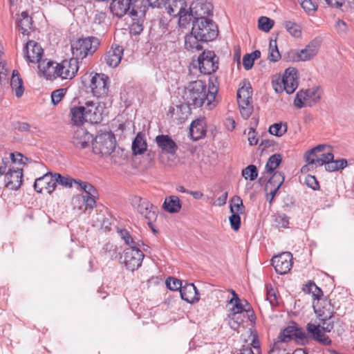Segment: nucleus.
I'll return each mask as SVG.
<instances>
[{
	"label": "nucleus",
	"mask_w": 354,
	"mask_h": 354,
	"mask_svg": "<svg viewBox=\"0 0 354 354\" xmlns=\"http://www.w3.org/2000/svg\"><path fill=\"white\" fill-rule=\"evenodd\" d=\"M244 209V206L243 205V201L239 196H234L231 200L230 204V212L231 213H243Z\"/></svg>",
	"instance_id": "3c124183"
},
{
	"label": "nucleus",
	"mask_w": 354,
	"mask_h": 354,
	"mask_svg": "<svg viewBox=\"0 0 354 354\" xmlns=\"http://www.w3.org/2000/svg\"><path fill=\"white\" fill-rule=\"evenodd\" d=\"M182 205L176 196L167 197L163 203V208L169 213H177L181 209Z\"/></svg>",
	"instance_id": "72a5a7b5"
},
{
	"label": "nucleus",
	"mask_w": 354,
	"mask_h": 354,
	"mask_svg": "<svg viewBox=\"0 0 354 354\" xmlns=\"http://www.w3.org/2000/svg\"><path fill=\"white\" fill-rule=\"evenodd\" d=\"M203 61H215L218 62V58L213 51H204L202 55L198 57Z\"/></svg>",
	"instance_id": "774afa93"
},
{
	"label": "nucleus",
	"mask_w": 354,
	"mask_h": 354,
	"mask_svg": "<svg viewBox=\"0 0 354 354\" xmlns=\"http://www.w3.org/2000/svg\"><path fill=\"white\" fill-rule=\"evenodd\" d=\"M116 145L114 134L111 132H104L97 134L93 140L92 148L95 154L108 156Z\"/></svg>",
	"instance_id": "1a4fd4ad"
},
{
	"label": "nucleus",
	"mask_w": 354,
	"mask_h": 354,
	"mask_svg": "<svg viewBox=\"0 0 354 354\" xmlns=\"http://www.w3.org/2000/svg\"><path fill=\"white\" fill-rule=\"evenodd\" d=\"M167 288L171 290H178L182 288V281L174 277H169L166 280Z\"/></svg>",
	"instance_id": "bf43d9fd"
},
{
	"label": "nucleus",
	"mask_w": 354,
	"mask_h": 354,
	"mask_svg": "<svg viewBox=\"0 0 354 354\" xmlns=\"http://www.w3.org/2000/svg\"><path fill=\"white\" fill-rule=\"evenodd\" d=\"M212 3L203 1V0L194 1L189 8L191 15L193 17V21L209 19V17L212 15Z\"/></svg>",
	"instance_id": "2eb2a0df"
},
{
	"label": "nucleus",
	"mask_w": 354,
	"mask_h": 354,
	"mask_svg": "<svg viewBox=\"0 0 354 354\" xmlns=\"http://www.w3.org/2000/svg\"><path fill=\"white\" fill-rule=\"evenodd\" d=\"M284 182V176L281 172L276 171L268 180L265 189H269L271 187L280 188Z\"/></svg>",
	"instance_id": "ea45409f"
},
{
	"label": "nucleus",
	"mask_w": 354,
	"mask_h": 354,
	"mask_svg": "<svg viewBox=\"0 0 354 354\" xmlns=\"http://www.w3.org/2000/svg\"><path fill=\"white\" fill-rule=\"evenodd\" d=\"M79 69L78 61L75 57L64 59L59 63V77L71 80L76 75Z\"/></svg>",
	"instance_id": "a211bd4d"
},
{
	"label": "nucleus",
	"mask_w": 354,
	"mask_h": 354,
	"mask_svg": "<svg viewBox=\"0 0 354 354\" xmlns=\"http://www.w3.org/2000/svg\"><path fill=\"white\" fill-rule=\"evenodd\" d=\"M242 176L247 180H254L258 176L257 168L254 165H250L242 171Z\"/></svg>",
	"instance_id": "8fccbe9b"
},
{
	"label": "nucleus",
	"mask_w": 354,
	"mask_h": 354,
	"mask_svg": "<svg viewBox=\"0 0 354 354\" xmlns=\"http://www.w3.org/2000/svg\"><path fill=\"white\" fill-rule=\"evenodd\" d=\"M283 26L292 36L297 38L301 36V28L296 23L290 21H286L283 23Z\"/></svg>",
	"instance_id": "37998d69"
},
{
	"label": "nucleus",
	"mask_w": 354,
	"mask_h": 354,
	"mask_svg": "<svg viewBox=\"0 0 354 354\" xmlns=\"http://www.w3.org/2000/svg\"><path fill=\"white\" fill-rule=\"evenodd\" d=\"M305 183L308 187L314 190H317L319 187V183L314 176L308 175L306 177Z\"/></svg>",
	"instance_id": "338daca9"
},
{
	"label": "nucleus",
	"mask_w": 354,
	"mask_h": 354,
	"mask_svg": "<svg viewBox=\"0 0 354 354\" xmlns=\"http://www.w3.org/2000/svg\"><path fill=\"white\" fill-rule=\"evenodd\" d=\"M93 135L86 129L77 127L73 131L71 137V142L75 147L80 149H85L93 142Z\"/></svg>",
	"instance_id": "dca6fc26"
},
{
	"label": "nucleus",
	"mask_w": 354,
	"mask_h": 354,
	"mask_svg": "<svg viewBox=\"0 0 354 354\" xmlns=\"http://www.w3.org/2000/svg\"><path fill=\"white\" fill-rule=\"evenodd\" d=\"M99 45V39L94 37L79 39L71 44L73 56L77 60L82 59L88 55H93Z\"/></svg>",
	"instance_id": "423d86ee"
},
{
	"label": "nucleus",
	"mask_w": 354,
	"mask_h": 354,
	"mask_svg": "<svg viewBox=\"0 0 354 354\" xmlns=\"http://www.w3.org/2000/svg\"><path fill=\"white\" fill-rule=\"evenodd\" d=\"M281 160V156L279 153L271 156L266 165V172L269 174H272L279 165Z\"/></svg>",
	"instance_id": "79ce46f5"
},
{
	"label": "nucleus",
	"mask_w": 354,
	"mask_h": 354,
	"mask_svg": "<svg viewBox=\"0 0 354 354\" xmlns=\"http://www.w3.org/2000/svg\"><path fill=\"white\" fill-rule=\"evenodd\" d=\"M304 95L307 105L311 106L320 100L322 91L319 87H314L304 91Z\"/></svg>",
	"instance_id": "f704fd0d"
},
{
	"label": "nucleus",
	"mask_w": 354,
	"mask_h": 354,
	"mask_svg": "<svg viewBox=\"0 0 354 354\" xmlns=\"http://www.w3.org/2000/svg\"><path fill=\"white\" fill-rule=\"evenodd\" d=\"M147 148V143L145 138V134L139 132L133 140L131 149L133 155L143 154Z\"/></svg>",
	"instance_id": "c756f323"
},
{
	"label": "nucleus",
	"mask_w": 354,
	"mask_h": 354,
	"mask_svg": "<svg viewBox=\"0 0 354 354\" xmlns=\"http://www.w3.org/2000/svg\"><path fill=\"white\" fill-rule=\"evenodd\" d=\"M347 165L346 159H339L334 160L333 159L326 165V169L328 171H335L344 169Z\"/></svg>",
	"instance_id": "49530a36"
},
{
	"label": "nucleus",
	"mask_w": 354,
	"mask_h": 354,
	"mask_svg": "<svg viewBox=\"0 0 354 354\" xmlns=\"http://www.w3.org/2000/svg\"><path fill=\"white\" fill-rule=\"evenodd\" d=\"M319 156V166L325 165L326 168V165H328V162L334 158V156L330 152L329 147L328 149H325L324 151L320 152Z\"/></svg>",
	"instance_id": "4d7b16f0"
},
{
	"label": "nucleus",
	"mask_w": 354,
	"mask_h": 354,
	"mask_svg": "<svg viewBox=\"0 0 354 354\" xmlns=\"http://www.w3.org/2000/svg\"><path fill=\"white\" fill-rule=\"evenodd\" d=\"M228 318V324L230 328L236 330L245 322V315L244 313H230Z\"/></svg>",
	"instance_id": "a19ab883"
},
{
	"label": "nucleus",
	"mask_w": 354,
	"mask_h": 354,
	"mask_svg": "<svg viewBox=\"0 0 354 354\" xmlns=\"http://www.w3.org/2000/svg\"><path fill=\"white\" fill-rule=\"evenodd\" d=\"M281 57L276 40H270L269 44V54L268 59L271 62H277Z\"/></svg>",
	"instance_id": "a18cd8bd"
},
{
	"label": "nucleus",
	"mask_w": 354,
	"mask_h": 354,
	"mask_svg": "<svg viewBox=\"0 0 354 354\" xmlns=\"http://www.w3.org/2000/svg\"><path fill=\"white\" fill-rule=\"evenodd\" d=\"M286 124L275 123L271 125L269 128V132L270 134L281 137L287 131Z\"/></svg>",
	"instance_id": "09e8293b"
},
{
	"label": "nucleus",
	"mask_w": 354,
	"mask_h": 354,
	"mask_svg": "<svg viewBox=\"0 0 354 354\" xmlns=\"http://www.w3.org/2000/svg\"><path fill=\"white\" fill-rule=\"evenodd\" d=\"M165 6L169 15L177 17L186 8L187 4L185 0H167Z\"/></svg>",
	"instance_id": "cd10ccee"
},
{
	"label": "nucleus",
	"mask_w": 354,
	"mask_h": 354,
	"mask_svg": "<svg viewBox=\"0 0 354 354\" xmlns=\"http://www.w3.org/2000/svg\"><path fill=\"white\" fill-rule=\"evenodd\" d=\"M66 93V88H59L52 92L51 100L54 105L61 102Z\"/></svg>",
	"instance_id": "052dcab7"
},
{
	"label": "nucleus",
	"mask_w": 354,
	"mask_h": 354,
	"mask_svg": "<svg viewBox=\"0 0 354 354\" xmlns=\"http://www.w3.org/2000/svg\"><path fill=\"white\" fill-rule=\"evenodd\" d=\"M302 290L308 294H312L314 301L322 299L324 297L322 290L316 286L314 282L309 281L302 288Z\"/></svg>",
	"instance_id": "4c0bfd02"
},
{
	"label": "nucleus",
	"mask_w": 354,
	"mask_h": 354,
	"mask_svg": "<svg viewBox=\"0 0 354 354\" xmlns=\"http://www.w3.org/2000/svg\"><path fill=\"white\" fill-rule=\"evenodd\" d=\"M39 72L47 80H54L59 77V63L43 60L39 63Z\"/></svg>",
	"instance_id": "4be33fe9"
},
{
	"label": "nucleus",
	"mask_w": 354,
	"mask_h": 354,
	"mask_svg": "<svg viewBox=\"0 0 354 354\" xmlns=\"http://www.w3.org/2000/svg\"><path fill=\"white\" fill-rule=\"evenodd\" d=\"M25 58L29 62H40L42 55L43 49L39 44L35 41H28L24 48Z\"/></svg>",
	"instance_id": "412c9836"
},
{
	"label": "nucleus",
	"mask_w": 354,
	"mask_h": 354,
	"mask_svg": "<svg viewBox=\"0 0 354 354\" xmlns=\"http://www.w3.org/2000/svg\"><path fill=\"white\" fill-rule=\"evenodd\" d=\"M123 50L124 49L122 46L118 45L115 46H112L111 48L105 55L106 63L113 68L118 66L121 62Z\"/></svg>",
	"instance_id": "b1692460"
},
{
	"label": "nucleus",
	"mask_w": 354,
	"mask_h": 354,
	"mask_svg": "<svg viewBox=\"0 0 354 354\" xmlns=\"http://www.w3.org/2000/svg\"><path fill=\"white\" fill-rule=\"evenodd\" d=\"M119 235L121 239L124 240V243L129 245V247L132 245L139 246L140 244L138 242H136L132 236L130 235L129 232L125 229H120L118 230Z\"/></svg>",
	"instance_id": "6e6d98bb"
},
{
	"label": "nucleus",
	"mask_w": 354,
	"mask_h": 354,
	"mask_svg": "<svg viewBox=\"0 0 354 354\" xmlns=\"http://www.w3.org/2000/svg\"><path fill=\"white\" fill-rule=\"evenodd\" d=\"M252 92L250 82H243L242 86L237 91V101L240 113L244 119H248L252 111V106L250 103Z\"/></svg>",
	"instance_id": "9b49d317"
},
{
	"label": "nucleus",
	"mask_w": 354,
	"mask_h": 354,
	"mask_svg": "<svg viewBox=\"0 0 354 354\" xmlns=\"http://www.w3.org/2000/svg\"><path fill=\"white\" fill-rule=\"evenodd\" d=\"M177 16L179 17L178 24L180 27L185 28L189 24L192 20L193 21V17L192 15H191V10H189V12H188L185 8L180 12V14L178 15Z\"/></svg>",
	"instance_id": "5fc2aeb1"
},
{
	"label": "nucleus",
	"mask_w": 354,
	"mask_h": 354,
	"mask_svg": "<svg viewBox=\"0 0 354 354\" xmlns=\"http://www.w3.org/2000/svg\"><path fill=\"white\" fill-rule=\"evenodd\" d=\"M199 70L203 74L209 75L218 68V63L215 61H203L198 59Z\"/></svg>",
	"instance_id": "e433bc0d"
},
{
	"label": "nucleus",
	"mask_w": 354,
	"mask_h": 354,
	"mask_svg": "<svg viewBox=\"0 0 354 354\" xmlns=\"http://www.w3.org/2000/svg\"><path fill=\"white\" fill-rule=\"evenodd\" d=\"M108 156H111L113 159V161L115 163H121V162L127 158V155L124 153V151L120 147H117L116 146L111 149V152Z\"/></svg>",
	"instance_id": "603ef678"
},
{
	"label": "nucleus",
	"mask_w": 354,
	"mask_h": 354,
	"mask_svg": "<svg viewBox=\"0 0 354 354\" xmlns=\"http://www.w3.org/2000/svg\"><path fill=\"white\" fill-rule=\"evenodd\" d=\"M83 106L87 122L92 124H97L102 121V115L105 109L104 103L87 101Z\"/></svg>",
	"instance_id": "4468645a"
},
{
	"label": "nucleus",
	"mask_w": 354,
	"mask_h": 354,
	"mask_svg": "<svg viewBox=\"0 0 354 354\" xmlns=\"http://www.w3.org/2000/svg\"><path fill=\"white\" fill-rule=\"evenodd\" d=\"M192 31L205 42L214 40L218 35L217 26L211 19L193 21Z\"/></svg>",
	"instance_id": "6e6552de"
},
{
	"label": "nucleus",
	"mask_w": 354,
	"mask_h": 354,
	"mask_svg": "<svg viewBox=\"0 0 354 354\" xmlns=\"http://www.w3.org/2000/svg\"><path fill=\"white\" fill-rule=\"evenodd\" d=\"M231 227L237 231L240 228L241 225V218L239 214L232 213V215L229 218Z\"/></svg>",
	"instance_id": "0e129e2a"
},
{
	"label": "nucleus",
	"mask_w": 354,
	"mask_h": 354,
	"mask_svg": "<svg viewBox=\"0 0 354 354\" xmlns=\"http://www.w3.org/2000/svg\"><path fill=\"white\" fill-rule=\"evenodd\" d=\"M235 304L232 306V308L230 310V313H249V310L245 308L244 305L243 303H241V300H236L234 301Z\"/></svg>",
	"instance_id": "69168bd1"
},
{
	"label": "nucleus",
	"mask_w": 354,
	"mask_h": 354,
	"mask_svg": "<svg viewBox=\"0 0 354 354\" xmlns=\"http://www.w3.org/2000/svg\"><path fill=\"white\" fill-rule=\"evenodd\" d=\"M73 205L74 208H77L80 210L85 212L88 209H93L96 205V201L93 200L92 198L84 196L79 194L73 197Z\"/></svg>",
	"instance_id": "bb28decb"
},
{
	"label": "nucleus",
	"mask_w": 354,
	"mask_h": 354,
	"mask_svg": "<svg viewBox=\"0 0 354 354\" xmlns=\"http://www.w3.org/2000/svg\"><path fill=\"white\" fill-rule=\"evenodd\" d=\"M306 330L308 333H306L296 323H292L280 333L279 338H281L282 341L288 342L293 339L299 344H305L310 337L322 344H330L331 340L328 335L322 331L320 325L308 323L306 325Z\"/></svg>",
	"instance_id": "f03ea898"
},
{
	"label": "nucleus",
	"mask_w": 354,
	"mask_h": 354,
	"mask_svg": "<svg viewBox=\"0 0 354 354\" xmlns=\"http://www.w3.org/2000/svg\"><path fill=\"white\" fill-rule=\"evenodd\" d=\"M34 188L38 193L46 192L51 194L55 189L53 173L48 172L37 178L34 183Z\"/></svg>",
	"instance_id": "6ab92c4d"
},
{
	"label": "nucleus",
	"mask_w": 354,
	"mask_h": 354,
	"mask_svg": "<svg viewBox=\"0 0 354 354\" xmlns=\"http://www.w3.org/2000/svg\"><path fill=\"white\" fill-rule=\"evenodd\" d=\"M328 146L325 145H319L317 147L311 149L306 154V161L308 165H315V166H319L320 156L319 153L324 151L325 149H328Z\"/></svg>",
	"instance_id": "7c9ffc66"
},
{
	"label": "nucleus",
	"mask_w": 354,
	"mask_h": 354,
	"mask_svg": "<svg viewBox=\"0 0 354 354\" xmlns=\"http://www.w3.org/2000/svg\"><path fill=\"white\" fill-rule=\"evenodd\" d=\"M89 80L85 82V86L97 97H103L108 95L109 91V78L103 73H91Z\"/></svg>",
	"instance_id": "9d476101"
},
{
	"label": "nucleus",
	"mask_w": 354,
	"mask_h": 354,
	"mask_svg": "<svg viewBox=\"0 0 354 354\" xmlns=\"http://www.w3.org/2000/svg\"><path fill=\"white\" fill-rule=\"evenodd\" d=\"M55 187H56L57 184L62 185L66 187H71L73 186V182L75 183V179L68 176H62L58 173H53Z\"/></svg>",
	"instance_id": "c03bdc74"
},
{
	"label": "nucleus",
	"mask_w": 354,
	"mask_h": 354,
	"mask_svg": "<svg viewBox=\"0 0 354 354\" xmlns=\"http://www.w3.org/2000/svg\"><path fill=\"white\" fill-rule=\"evenodd\" d=\"M322 44L320 38L311 40L304 48L290 50L288 53V59L292 62H307L313 59L318 53Z\"/></svg>",
	"instance_id": "0eeeda50"
},
{
	"label": "nucleus",
	"mask_w": 354,
	"mask_h": 354,
	"mask_svg": "<svg viewBox=\"0 0 354 354\" xmlns=\"http://www.w3.org/2000/svg\"><path fill=\"white\" fill-rule=\"evenodd\" d=\"M144 256L143 252L137 245H132L125 249L124 252V263L126 268L131 271L138 269L142 265Z\"/></svg>",
	"instance_id": "ddd939ff"
},
{
	"label": "nucleus",
	"mask_w": 354,
	"mask_h": 354,
	"mask_svg": "<svg viewBox=\"0 0 354 354\" xmlns=\"http://www.w3.org/2000/svg\"><path fill=\"white\" fill-rule=\"evenodd\" d=\"M32 22V18L28 13L26 12H22L17 21L19 31L24 35L28 34L29 30L31 28Z\"/></svg>",
	"instance_id": "c9c22d12"
},
{
	"label": "nucleus",
	"mask_w": 354,
	"mask_h": 354,
	"mask_svg": "<svg viewBox=\"0 0 354 354\" xmlns=\"http://www.w3.org/2000/svg\"><path fill=\"white\" fill-rule=\"evenodd\" d=\"M6 186L14 190L18 189L23 182L22 169L12 166L9 168L6 175Z\"/></svg>",
	"instance_id": "aec40b11"
},
{
	"label": "nucleus",
	"mask_w": 354,
	"mask_h": 354,
	"mask_svg": "<svg viewBox=\"0 0 354 354\" xmlns=\"http://www.w3.org/2000/svg\"><path fill=\"white\" fill-rule=\"evenodd\" d=\"M181 299L188 303L193 304L199 300V293L194 283H186L180 290Z\"/></svg>",
	"instance_id": "393cba45"
},
{
	"label": "nucleus",
	"mask_w": 354,
	"mask_h": 354,
	"mask_svg": "<svg viewBox=\"0 0 354 354\" xmlns=\"http://www.w3.org/2000/svg\"><path fill=\"white\" fill-rule=\"evenodd\" d=\"M218 92L217 86L209 82L208 88L202 80H196L191 82L185 87L183 98L186 104L189 107H201L205 102L209 109H212L215 106L214 103L216 95Z\"/></svg>",
	"instance_id": "f257e3e1"
},
{
	"label": "nucleus",
	"mask_w": 354,
	"mask_h": 354,
	"mask_svg": "<svg viewBox=\"0 0 354 354\" xmlns=\"http://www.w3.org/2000/svg\"><path fill=\"white\" fill-rule=\"evenodd\" d=\"M313 309L321 323L320 329L323 333L330 332L333 327V322L331 318L333 316L334 308L330 301L327 298L317 299L313 301Z\"/></svg>",
	"instance_id": "20e7f679"
},
{
	"label": "nucleus",
	"mask_w": 354,
	"mask_h": 354,
	"mask_svg": "<svg viewBox=\"0 0 354 354\" xmlns=\"http://www.w3.org/2000/svg\"><path fill=\"white\" fill-rule=\"evenodd\" d=\"M298 79L297 69L289 67L286 69L281 78L272 80L273 88L277 93L285 91L288 94L293 93L298 86Z\"/></svg>",
	"instance_id": "39448f33"
},
{
	"label": "nucleus",
	"mask_w": 354,
	"mask_h": 354,
	"mask_svg": "<svg viewBox=\"0 0 354 354\" xmlns=\"http://www.w3.org/2000/svg\"><path fill=\"white\" fill-rule=\"evenodd\" d=\"M205 121L198 119L193 121L190 125L189 133L194 140H198L205 136Z\"/></svg>",
	"instance_id": "c85d7f7f"
},
{
	"label": "nucleus",
	"mask_w": 354,
	"mask_h": 354,
	"mask_svg": "<svg viewBox=\"0 0 354 354\" xmlns=\"http://www.w3.org/2000/svg\"><path fill=\"white\" fill-rule=\"evenodd\" d=\"M272 265L275 271L280 274H286L292 266V255L289 252H283L272 259Z\"/></svg>",
	"instance_id": "f3484780"
},
{
	"label": "nucleus",
	"mask_w": 354,
	"mask_h": 354,
	"mask_svg": "<svg viewBox=\"0 0 354 354\" xmlns=\"http://www.w3.org/2000/svg\"><path fill=\"white\" fill-rule=\"evenodd\" d=\"M294 104L297 108L299 109L308 106L307 102H306V99L303 91H300L297 93L296 97L294 100Z\"/></svg>",
	"instance_id": "e2e57ef3"
},
{
	"label": "nucleus",
	"mask_w": 354,
	"mask_h": 354,
	"mask_svg": "<svg viewBox=\"0 0 354 354\" xmlns=\"http://www.w3.org/2000/svg\"><path fill=\"white\" fill-rule=\"evenodd\" d=\"M71 123L74 125H80L87 122L84 114V106H73L70 110Z\"/></svg>",
	"instance_id": "2f4dec72"
},
{
	"label": "nucleus",
	"mask_w": 354,
	"mask_h": 354,
	"mask_svg": "<svg viewBox=\"0 0 354 354\" xmlns=\"http://www.w3.org/2000/svg\"><path fill=\"white\" fill-rule=\"evenodd\" d=\"M274 21L267 17H261L258 20V28L264 32H269L274 26Z\"/></svg>",
	"instance_id": "864d4df0"
},
{
	"label": "nucleus",
	"mask_w": 354,
	"mask_h": 354,
	"mask_svg": "<svg viewBox=\"0 0 354 354\" xmlns=\"http://www.w3.org/2000/svg\"><path fill=\"white\" fill-rule=\"evenodd\" d=\"M10 86L12 88L15 90L17 97H19L23 95L24 88L22 80L20 78L18 72L16 71H13L12 72Z\"/></svg>",
	"instance_id": "58836bf2"
},
{
	"label": "nucleus",
	"mask_w": 354,
	"mask_h": 354,
	"mask_svg": "<svg viewBox=\"0 0 354 354\" xmlns=\"http://www.w3.org/2000/svg\"><path fill=\"white\" fill-rule=\"evenodd\" d=\"M289 224V218L284 214H277L274 216L273 225L277 228L288 227Z\"/></svg>",
	"instance_id": "de8ad7c7"
},
{
	"label": "nucleus",
	"mask_w": 354,
	"mask_h": 354,
	"mask_svg": "<svg viewBox=\"0 0 354 354\" xmlns=\"http://www.w3.org/2000/svg\"><path fill=\"white\" fill-rule=\"evenodd\" d=\"M111 12L118 17L128 14L133 20L145 17L147 12L145 5L140 6L138 1L112 0L110 5Z\"/></svg>",
	"instance_id": "7ed1b4c3"
},
{
	"label": "nucleus",
	"mask_w": 354,
	"mask_h": 354,
	"mask_svg": "<svg viewBox=\"0 0 354 354\" xmlns=\"http://www.w3.org/2000/svg\"><path fill=\"white\" fill-rule=\"evenodd\" d=\"M133 202L134 205L136 206L138 212L147 220L148 225L155 232L156 230L153 228V222L157 218V207L152 205L147 199L140 197H136Z\"/></svg>",
	"instance_id": "f8f14e48"
},
{
	"label": "nucleus",
	"mask_w": 354,
	"mask_h": 354,
	"mask_svg": "<svg viewBox=\"0 0 354 354\" xmlns=\"http://www.w3.org/2000/svg\"><path fill=\"white\" fill-rule=\"evenodd\" d=\"M155 140L162 153L174 154L177 150L176 142L167 135H158Z\"/></svg>",
	"instance_id": "5701e85b"
},
{
	"label": "nucleus",
	"mask_w": 354,
	"mask_h": 354,
	"mask_svg": "<svg viewBox=\"0 0 354 354\" xmlns=\"http://www.w3.org/2000/svg\"><path fill=\"white\" fill-rule=\"evenodd\" d=\"M205 43L203 40L200 39L196 34H194V31H191L189 34L185 36V48L192 53L203 50V44Z\"/></svg>",
	"instance_id": "a878e982"
},
{
	"label": "nucleus",
	"mask_w": 354,
	"mask_h": 354,
	"mask_svg": "<svg viewBox=\"0 0 354 354\" xmlns=\"http://www.w3.org/2000/svg\"><path fill=\"white\" fill-rule=\"evenodd\" d=\"M267 300L272 306H277L279 303V298L277 297L275 290L271 286H266Z\"/></svg>",
	"instance_id": "13d9d810"
},
{
	"label": "nucleus",
	"mask_w": 354,
	"mask_h": 354,
	"mask_svg": "<svg viewBox=\"0 0 354 354\" xmlns=\"http://www.w3.org/2000/svg\"><path fill=\"white\" fill-rule=\"evenodd\" d=\"M75 183L78 185V188L82 190L84 194L82 195L87 196L88 198H92L93 200L96 201L98 198L97 190L91 183L80 180H75Z\"/></svg>",
	"instance_id": "473e14b6"
},
{
	"label": "nucleus",
	"mask_w": 354,
	"mask_h": 354,
	"mask_svg": "<svg viewBox=\"0 0 354 354\" xmlns=\"http://www.w3.org/2000/svg\"><path fill=\"white\" fill-rule=\"evenodd\" d=\"M301 8L306 12L315 11L317 9V5L312 0H298Z\"/></svg>",
	"instance_id": "680f3d73"
}]
</instances>
